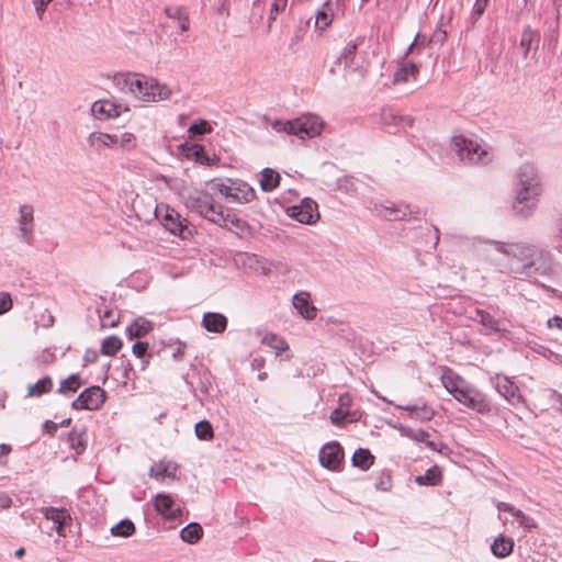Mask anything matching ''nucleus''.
<instances>
[{
	"label": "nucleus",
	"mask_w": 562,
	"mask_h": 562,
	"mask_svg": "<svg viewBox=\"0 0 562 562\" xmlns=\"http://www.w3.org/2000/svg\"><path fill=\"white\" fill-rule=\"evenodd\" d=\"M548 326L550 328H558V329H562V317L561 316H553L551 318L548 319Z\"/></svg>",
	"instance_id": "64"
},
{
	"label": "nucleus",
	"mask_w": 562,
	"mask_h": 562,
	"mask_svg": "<svg viewBox=\"0 0 562 562\" xmlns=\"http://www.w3.org/2000/svg\"><path fill=\"white\" fill-rule=\"evenodd\" d=\"M451 146L462 161L486 165L493 158V154L487 145L480 143L477 139L454 136Z\"/></svg>",
	"instance_id": "7"
},
{
	"label": "nucleus",
	"mask_w": 562,
	"mask_h": 562,
	"mask_svg": "<svg viewBox=\"0 0 562 562\" xmlns=\"http://www.w3.org/2000/svg\"><path fill=\"white\" fill-rule=\"evenodd\" d=\"M117 137L119 143L116 146H120L122 149H132L136 145V137L132 133L125 132Z\"/></svg>",
	"instance_id": "53"
},
{
	"label": "nucleus",
	"mask_w": 562,
	"mask_h": 562,
	"mask_svg": "<svg viewBox=\"0 0 562 562\" xmlns=\"http://www.w3.org/2000/svg\"><path fill=\"white\" fill-rule=\"evenodd\" d=\"M82 382L79 374L75 373L60 382L59 394L75 393L81 386Z\"/></svg>",
	"instance_id": "38"
},
{
	"label": "nucleus",
	"mask_w": 562,
	"mask_h": 562,
	"mask_svg": "<svg viewBox=\"0 0 562 562\" xmlns=\"http://www.w3.org/2000/svg\"><path fill=\"white\" fill-rule=\"evenodd\" d=\"M330 422L336 425V426H340L342 425L347 419L349 422H352L355 420L353 417H350V413L348 409H341V408H336L331 412L330 414Z\"/></svg>",
	"instance_id": "51"
},
{
	"label": "nucleus",
	"mask_w": 562,
	"mask_h": 562,
	"mask_svg": "<svg viewBox=\"0 0 562 562\" xmlns=\"http://www.w3.org/2000/svg\"><path fill=\"white\" fill-rule=\"evenodd\" d=\"M488 0H476L472 8L471 18L476 21L484 13Z\"/></svg>",
	"instance_id": "54"
},
{
	"label": "nucleus",
	"mask_w": 562,
	"mask_h": 562,
	"mask_svg": "<svg viewBox=\"0 0 562 562\" xmlns=\"http://www.w3.org/2000/svg\"><path fill=\"white\" fill-rule=\"evenodd\" d=\"M401 435L404 437H407L409 439H413L418 442L426 441V439L429 437V434L425 431L424 429H414L409 427L400 426L398 427Z\"/></svg>",
	"instance_id": "47"
},
{
	"label": "nucleus",
	"mask_w": 562,
	"mask_h": 562,
	"mask_svg": "<svg viewBox=\"0 0 562 562\" xmlns=\"http://www.w3.org/2000/svg\"><path fill=\"white\" fill-rule=\"evenodd\" d=\"M280 182V175L271 169V168H265L261 171V178L259 180V184L262 191L265 192H271L273 191Z\"/></svg>",
	"instance_id": "29"
},
{
	"label": "nucleus",
	"mask_w": 562,
	"mask_h": 562,
	"mask_svg": "<svg viewBox=\"0 0 562 562\" xmlns=\"http://www.w3.org/2000/svg\"><path fill=\"white\" fill-rule=\"evenodd\" d=\"M53 387V380L49 376H44L36 383L29 384L27 395L38 397L48 393Z\"/></svg>",
	"instance_id": "35"
},
{
	"label": "nucleus",
	"mask_w": 562,
	"mask_h": 562,
	"mask_svg": "<svg viewBox=\"0 0 562 562\" xmlns=\"http://www.w3.org/2000/svg\"><path fill=\"white\" fill-rule=\"evenodd\" d=\"M357 48L358 43L351 41L341 50L339 60L345 65V67H350L352 65Z\"/></svg>",
	"instance_id": "46"
},
{
	"label": "nucleus",
	"mask_w": 562,
	"mask_h": 562,
	"mask_svg": "<svg viewBox=\"0 0 562 562\" xmlns=\"http://www.w3.org/2000/svg\"><path fill=\"white\" fill-rule=\"evenodd\" d=\"M447 33L443 30H436L431 36V42L434 43H442L446 40Z\"/></svg>",
	"instance_id": "61"
},
{
	"label": "nucleus",
	"mask_w": 562,
	"mask_h": 562,
	"mask_svg": "<svg viewBox=\"0 0 562 562\" xmlns=\"http://www.w3.org/2000/svg\"><path fill=\"white\" fill-rule=\"evenodd\" d=\"M520 527L525 530H531L537 527L535 519L528 515H526L522 510L516 508L512 515Z\"/></svg>",
	"instance_id": "49"
},
{
	"label": "nucleus",
	"mask_w": 562,
	"mask_h": 562,
	"mask_svg": "<svg viewBox=\"0 0 562 562\" xmlns=\"http://www.w3.org/2000/svg\"><path fill=\"white\" fill-rule=\"evenodd\" d=\"M40 512L46 519L52 520L55 525H66L71 521V516L66 508L42 507Z\"/></svg>",
	"instance_id": "28"
},
{
	"label": "nucleus",
	"mask_w": 562,
	"mask_h": 562,
	"mask_svg": "<svg viewBox=\"0 0 562 562\" xmlns=\"http://www.w3.org/2000/svg\"><path fill=\"white\" fill-rule=\"evenodd\" d=\"M122 347V340L116 336H109L102 340L101 353L104 356H114Z\"/></svg>",
	"instance_id": "42"
},
{
	"label": "nucleus",
	"mask_w": 562,
	"mask_h": 562,
	"mask_svg": "<svg viewBox=\"0 0 562 562\" xmlns=\"http://www.w3.org/2000/svg\"><path fill=\"white\" fill-rule=\"evenodd\" d=\"M165 13L169 19L178 21L179 29L182 32H186L189 30L190 19H189V14L184 7H180V5L166 7Z\"/></svg>",
	"instance_id": "27"
},
{
	"label": "nucleus",
	"mask_w": 562,
	"mask_h": 562,
	"mask_svg": "<svg viewBox=\"0 0 562 562\" xmlns=\"http://www.w3.org/2000/svg\"><path fill=\"white\" fill-rule=\"evenodd\" d=\"M115 82L122 90L130 91L135 98L144 102L169 100L172 94L171 88L166 83L144 75L117 76Z\"/></svg>",
	"instance_id": "3"
},
{
	"label": "nucleus",
	"mask_w": 562,
	"mask_h": 562,
	"mask_svg": "<svg viewBox=\"0 0 562 562\" xmlns=\"http://www.w3.org/2000/svg\"><path fill=\"white\" fill-rule=\"evenodd\" d=\"M401 409L407 411L409 413V417L418 419L420 422H428L434 417L435 412L427 405H405L397 406Z\"/></svg>",
	"instance_id": "31"
},
{
	"label": "nucleus",
	"mask_w": 562,
	"mask_h": 562,
	"mask_svg": "<svg viewBox=\"0 0 562 562\" xmlns=\"http://www.w3.org/2000/svg\"><path fill=\"white\" fill-rule=\"evenodd\" d=\"M153 325L145 318L135 319L132 324L126 327V333L130 339L139 338L149 333Z\"/></svg>",
	"instance_id": "30"
},
{
	"label": "nucleus",
	"mask_w": 562,
	"mask_h": 562,
	"mask_svg": "<svg viewBox=\"0 0 562 562\" xmlns=\"http://www.w3.org/2000/svg\"><path fill=\"white\" fill-rule=\"evenodd\" d=\"M262 344L271 347L272 349L277 351H285L289 349L288 342L280 336L276 334H267L262 338Z\"/></svg>",
	"instance_id": "44"
},
{
	"label": "nucleus",
	"mask_w": 562,
	"mask_h": 562,
	"mask_svg": "<svg viewBox=\"0 0 562 562\" xmlns=\"http://www.w3.org/2000/svg\"><path fill=\"white\" fill-rule=\"evenodd\" d=\"M375 212L379 216H382L389 221H400L404 220L407 216V207L402 209L391 202L381 204L379 207L375 209Z\"/></svg>",
	"instance_id": "26"
},
{
	"label": "nucleus",
	"mask_w": 562,
	"mask_h": 562,
	"mask_svg": "<svg viewBox=\"0 0 562 562\" xmlns=\"http://www.w3.org/2000/svg\"><path fill=\"white\" fill-rule=\"evenodd\" d=\"M514 546L513 538L499 535L491 544V551L496 558L504 559L513 552Z\"/></svg>",
	"instance_id": "25"
},
{
	"label": "nucleus",
	"mask_w": 562,
	"mask_h": 562,
	"mask_svg": "<svg viewBox=\"0 0 562 562\" xmlns=\"http://www.w3.org/2000/svg\"><path fill=\"white\" fill-rule=\"evenodd\" d=\"M373 461L374 457L368 449L363 448L357 449L351 457L352 465L364 471L373 464Z\"/></svg>",
	"instance_id": "33"
},
{
	"label": "nucleus",
	"mask_w": 562,
	"mask_h": 562,
	"mask_svg": "<svg viewBox=\"0 0 562 562\" xmlns=\"http://www.w3.org/2000/svg\"><path fill=\"white\" fill-rule=\"evenodd\" d=\"M34 210L31 205H22L19 209V238L31 244L34 228Z\"/></svg>",
	"instance_id": "13"
},
{
	"label": "nucleus",
	"mask_w": 562,
	"mask_h": 562,
	"mask_svg": "<svg viewBox=\"0 0 562 562\" xmlns=\"http://www.w3.org/2000/svg\"><path fill=\"white\" fill-rule=\"evenodd\" d=\"M419 72V68L417 64L412 61H406L400 65L396 71L393 75V83H404L411 80H415Z\"/></svg>",
	"instance_id": "24"
},
{
	"label": "nucleus",
	"mask_w": 562,
	"mask_h": 562,
	"mask_svg": "<svg viewBox=\"0 0 562 562\" xmlns=\"http://www.w3.org/2000/svg\"><path fill=\"white\" fill-rule=\"evenodd\" d=\"M338 189L346 193H352L355 191L352 178L344 177L339 179Z\"/></svg>",
	"instance_id": "57"
},
{
	"label": "nucleus",
	"mask_w": 562,
	"mask_h": 562,
	"mask_svg": "<svg viewBox=\"0 0 562 562\" xmlns=\"http://www.w3.org/2000/svg\"><path fill=\"white\" fill-rule=\"evenodd\" d=\"M318 458L323 468L330 471H339L344 460V450L336 441L327 442L319 450Z\"/></svg>",
	"instance_id": "11"
},
{
	"label": "nucleus",
	"mask_w": 562,
	"mask_h": 562,
	"mask_svg": "<svg viewBox=\"0 0 562 562\" xmlns=\"http://www.w3.org/2000/svg\"><path fill=\"white\" fill-rule=\"evenodd\" d=\"M53 0H33V4L35 8V12L40 19L43 18V14L46 10V7L48 3H50Z\"/></svg>",
	"instance_id": "58"
},
{
	"label": "nucleus",
	"mask_w": 562,
	"mask_h": 562,
	"mask_svg": "<svg viewBox=\"0 0 562 562\" xmlns=\"http://www.w3.org/2000/svg\"><path fill=\"white\" fill-rule=\"evenodd\" d=\"M105 391L98 385H93L82 391L79 396L72 401L71 407L77 411H98L105 402Z\"/></svg>",
	"instance_id": "9"
},
{
	"label": "nucleus",
	"mask_w": 562,
	"mask_h": 562,
	"mask_svg": "<svg viewBox=\"0 0 562 562\" xmlns=\"http://www.w3.org/2000/svg\"><path fill=\"white\" fill-rule=\"evenodd\" d=\"M195 436L200 440H211L214 437V430L211 423L206 419L195 424Z\"/></svg>",
	"instance_id": "45"
},
{
	"label": "nucleus",
	"mask_w": 562,
	"mask_h": 562,
	"mask_svg": "<svg viewBox=\"0 0 562 562\" xmlns=\"http://www.w3.org/2000/svg\"><path fill=\"white\" fill-rule=\"evenodd\" d=\"M177 471V463L161 460L150 467L149 476L156 479L157 481H162L165 477L175 479Z\"/></svg>",
	"instance_id": "22"
},
{
	"label": "nucleus",
	"mask_w": 562,
	"mask_h": 562,
	"mask_svg": "<svg viewBox=\"0 0 562 562\" xmlns=\"http://www.w3.org/2000/svg\"><path fill=\"white\" fill-rule=\"evenodd\" d=\"M339 407L344 409L345 407H348L351 404V396L348 393H344L338 398Z\"/></svg>",
	"instance_id": "63"
},
{
	"label": "nucleus",
	"mask_w": 562,
	"mask_h": 562,
	"mask_svg": "<svg viewBox=\"0 0 562 562\" xmlns=\"http://www.w3.org/2000/svg\"><path fill=\"white\" fill-rule=\"evenodd\" d=\"M213 188L231 202L248 203L256 196L255 190L241 180L213 181Z\"/></svg>",
	"instance_id": "8"
},
{
	"label": "nucleus",
	"mask_w": 562,
	"mask_h": 562,
	"mask_svg": "<svg viewBox=\"0 0 562 562\" xmlns=\"http://www.w3.org/2000/svg\"><path fill=\"white\" fill-rule=\"evenodd\" d=\"M540 43V33L538 31L526 27L522 31L519 47L522 49L524 57L527 58L530 52L536 54Z\"/></svg>",
	"instance_id": "23"
},
{
	"label": "nucleus",
	"mask_w": 562,
	"mask_h": 562,
	"mask_svg": "<svg viewBox=\"0 0 562 562\" xmlns=\"http://www.w3.org/2000/svg\"><path fill=\"white\" fill-rule=\"evenodd\" d=\"M441 481V474L437 467L428 469L424 475H418L415 479V482L418 485H429L435 486L438 485Z\"/></svg>",
	"instance_id": "37"
},
{
	"label": "nucleus",
	"mask_w": 562,
	"mask_h": 562,
	"mask_svg": "<svg viewBox=\"0 0 562 562\" xmlns=\"http://www.w3.org/2000/svg\"><path fill=\"white\" fill-rule=\"evenodd\" d=\"M128 109L112 100H98L91 106L92 115L98 120H109L119 117Z\"/></svg>",
	"instance_id": "12"
},
{
	"label": "nucleus",
	"mask_w": 562,
	"mask_h": 562,
	"mask_svg": "<svg viewBox=\"0 0 562 562\" xmlns=\"http://www.w3.org/2000/svg\"><path fill=\"white\" fill-rule=\"evenodd\" d=\"M479 251L496 271L514 278L543 276L551 267L550 254L529 243L486 239Z\"/></svg>",
	"instance_id": "1"
},
{
	"label": "nucleus",
	"mask_w": 562,
	"mask_h": 562,
	"mask_svg": "<svg viewBox=\"0 0 562 562\" xmlns=\"http://www.w3.org/2000/svg\"><path fill=\"white\" fill-rule=\"evenodd\" d=\"M148 344L145 341H136L132 346V352L139 359H142L143 366L142 369H145L146 364L149 362L151 356L147 352Z\"/></svg>",
	"instance_id": "48"
},
{
	"label": "nucleus",
	"mask_w": 562,
	"mask_h": 562,
	"mask_svg": "<svg viewBox=\"0 0 562 562\" xmlns=\"http://www.w3.org/2000/svg\"><path fill=\"white\" fill-rule=\"evenodd\" d=\"M381 121L384 125L395 126L398 130L411 127L414 122L411 116L402 115L393 109H384L381 114Z\"/></svg>",
	"instance_id": "21"
},
{
	"label": "nucleus",
	"mask_w": 562,
	"mask_h": 562,
	"mask_svg": "<svg viewBox=\"0 0 562 562\" xmlns=\"http://www.w3.org/2000/svg\"><path fill=\"white\" fill-rule=\"evenodd\" d=\"M441 382L447 392L468 408L480 414L491 411V405L484 394L462 376L449 371L441 376Z\"/></svg>",
	"instance_id": "4"
},
{
	"label": "nucleus",
	"mask_w": 562,
	"mask_h": 562,
	"mask_svg": "<svg viewBox=\"0 0 562 562\" xmlns=\"http://www.w3.org/2000/svg\"><path fill=\"white\" fill-rule=\"evenodd\" d=\"M392 487L391 476L389 474H381L378 481L375 482V488L378 491L387 492Z\"/></svg>",
	"instance_id": "55"
},
{
	"label": "nucleus",
	"mask_w": 562,
	"mask_h": 562,
	"mask_svg": "<svg viewBox=\"0 0 562 562\" xmlns=\"http://www.w3.org/2000/svg\"><path fill=\"white\" fill-rule=\"evenodd\" d=\"M292 304L303 318L312 321L316 317L317 308L311 303L310 293L302 291L294 294Z\"/></svg>",
	"instance_id": "17"
},
{
	"label": "nucleus",
	"mask_w": 562,
	"mask_h": 562,
	"mask_svg": "<svg viewBox=\"0 0 562 562\" xmlns=\"http://www.w3.org/2000/svg\"><path fill=\"white\" fill-rule=\"evenodd\" d=\"M161 209H156V215L160 216ZM161 223L162 225L173 235H182L184 231V225L180 218L179 213H177L172 209H165V214L161 215Z\"/></svg>",
	"instance_id": "18"
},
{
	"label": "nucleus",
	"mask_w": 562,
	"mask_h": 562,
	"mask_svg": "<svg viewBox=\"0 0 562 562\" xmlns=\"http://www.w3.org/2000/svg\"><path fill=\"white\" fill-rule=\"evenodd\" d=\"M475 317L474 319L480 322L484 327L493 330L498 331L499 330V323L497 319H495L490 313L476 308L475 310Z\"/></svg>",
	"instance_id": "43"
},
{
	"label": "nucleus",
	"mask_w": 562,
	"mask_h": 562,
	"mask_svg": "<svg viewBox=\"0 0 562 562\" xmlns=\"http://www.w3.org/2000/svg\"><path fill=\"white\" fill-rule=\"evenodd\" d=\"M288 214L303 224H313L319 218L317 203L310 198L303 199L299 205L289 207Z\"/></svg>",
	"instance_id": "10"
},
{
	"label": "nucleus",
	"mask_w": 562,
	"mask_h": 562,
	"mask_svg": "<svg viewBox=\"0 0 562 562\" xmlns=\"http://www.w3.org/2000/svg\"><path fill=\"white\" fill-rule=\"evenodd\" d=\"M12 505V498L7 493H0V508L7 509Z\"/></svg>",
	"instance_id": "62"
},
{
	"label": "nucleus",
	"mask_w": 562,
	"mask_h": 562,
	"mask_svg": "<svg viewBox=\"0 0 562 562\" xmlns=\"http://www.w3.org/2000/svg\"><path fill=\"white\" fill-rule=\"evenodd\" d=\"M154 507L167 519H177L182 514L180 506H176L172 497L167 493H159L155 496Z\"/></svg>",
	"instance_id": "14"
},
{
	"label": "nucleus",
	"mask_w": 562,
	"mask_h": 562,
	"mask_svg": "<svg viewBox=\"0 0 562 562\" xmlns=\"http://www.w3.org/2000/svg\"><path fill=\"white\" fill-rule=\"evenodd\" d=\"M68 443L76 454H81L87 447V431L85 429L71 430L68 435Z\"/></svg>",
	"instance_id": "32"
},
{
	"label": "nucleus",
	"mask_w": 562,
	"mask_h": 562,
	"mask_svg": "<svg viewBox=\"0 0 562 562\" xmlns=\"http://www.w3.org/2000/svg\"><path fill=\"white\" fill-rule=\"evenodd\" d=\"M199 383L194 385L193 381L186 380L187 384L194 392V396L203 402V396L210 395V390L212 387V375L209 371L202 370L198 372Z\"/></svg>",
	"instance_id": "20"
},
{
	"label": "nucleus",
	"mask_w": 562,
	"mask_h": 562,
	"mask_svg": "<svg viewBox=\"0 0 562 562\" xmlns=\"http://www.w3.org/2000/svg\"><path fill=\"white\" fill-rule=\"evenodd\" d=\"M201 324L210 333L222 334L226 330L228 321L222 313L207 312L203 315Z\"/></svg>",
	"instance_id": "19"
},
{
	"label": "nucleus",
	"mask_w": 562,
	"mask_h": 562,
	"mask_svg": "<svg viewBox=\"0 0 562 562\" xmlns=\"http://www.w3.org/2000/svg\"><path fill=\"white\" fill-rule=\"evenodd\" d=\"M333 21V11L327 3L323 5L321 10L317 11L315 16V27L321 31L325 30L330 25Z\"/></svg>",
	"instance_id": "40"
},
{
	"label": "nucleus",
	"mask_w": 562,
	"mask_h": 562,
	"mask_svg": "<svg viewBox=\"0 0 562 562\" xmlns=\"http://www.w3.org/2000/svg\"><path fill=\"white\" fill-rule=\"evenodd\" d=\"M212 127L205 120H199L189 127V133L193 136L211 133Z\"/></svg>",
	"instance_id": "52"
},
{
	"label": "nucleus",
	"mask_w": 562,
	"mask_h": 562,
	"mask_svg": "<svg viewBox=\"0 0 562 562\" xmlns=\"http://www.w3.org/2000/svg\"><path fill=\"white\" fill-rule=\"evenodd\" d=\"M217 225L240 234H244L248 229L247 223L244 220L229 214H224V223Z\"/></svg>",
	"instance_id": "41"
},
{
	"label": "nucleus",
	"mask_w": 562,
	"mask_h": 562,
	"mask_svg": "<svg viewBox=\"0 0 562 562\" xmlns=\"http://www.w3.org/2000/svg\"><path fill=\"white\" fill-rule=\"evenodd\" d=\"M267 123L277 133L295 135L301 139L313 138L321 134L324 122L315 114H303L294 120H270L266 117Z\"/></svg>",
	"instance_id": "5"
},
{
	"label": "nucleus",
	"mask_w": 562,
	"mask_h": 562,
	"mask_svg": "<svg viewBox=\"0 0 562 562\" xmlns=\"http://www.w3.org/2000/svg\"><path fill=\"white\" fill-rule=\"evenodd\" d=\"M88 146L97 153H102L106 148H113L119 143L117 135L102 132H92L87 137Z\"/></svg>",
	"instance_id": "16"
},
{
	"label": "nucleus",
	"mask_w": 562,
	"mask_h": 562,
	"mask_svg": "<svg viewBox=\"0 0 562 562\" xmlns=\"http://www.w3.org/2000/svg\"><path fill=\"white\" fill-rule=\"evenodd\" d=\"M183 203L188 210L214 223H224V209L215 203L211 193L204 190H191L182 194Z\"/></svg>",
	"instance_id": "6"
},
{
	"label": "nucleus",
	"mask_w": 562,
	"mask_h": 562,
	"mask_svg": "<svg viewBox=\"0 0 562 562\" xmlns=\"http://www.w3.org/2000/svg\"><path fill=\"white\" fill-rule=\"evenodd\" d=\"M135 532V525L130 519H123L111 528V533L114 537L127 538Z\"/></svg>",
	"instance_id": "39"
},
{
	"label": "nucleus",
	"mask_w": 562,
	"mask_h": 562,
	"mask_svg": "<svg viewBox=\"0 0 562 562\" xmlns=\"http://www.w3.org/2000/svg\"><path fill=\"white\" fill-rule=\"evenodd\" d=\"M98 314H99V317H100V321H101V325L103 327H113L116 325L117 321H119V317L110 310H108L106 307H99L98 308Z\"/></svg>",
	"instance_id": "50"
},
{
	"label": "nucleus",
	"mask_w": 562,
	"mask_h": 562,
	"mask_svg": "<svg viewBox=\"0 0 562 562\" xmlns=\"http://www.w3.org/2000/svg\"><path fill=\"white\" fill-rule=\"evenodd\" d=\"M495 389L505 400L508 401L509 404L514 406L522 402L518 386L507 376H496Z\"/></svg>",
	"instance_id": "15"
},
{
	"label": "nucleus",
	"mask_w": 562,
	"mask_h": 562,
	"mask_svg": "<svg viewBox=\"0 0 562 562\" xmlns=\"http://www.w3.org/2000/svg\"><path fill=\"white\" fill-rule=\"evenodd\" d=\"M552 5L557 24H559V21L562 16V0H552Z\"/></svg>",
	"instance_id": "60"
},
{
	"label": "nucleus",
	"mask_w": 562,
	"mask_h": 562,
	"mask_svg": "<svg viewBox=\"0 0 562 562\" xmlns=\"http://www.w3.org/2000/svg\"><path fill=\"white\" fill-rule=\"evenodd\" d=\"M12 308L11 295L7 292H0V315L5 314Z\"/></svg>",
	"instance_id": "56"
},
{
	"label": "nucleus",
	"mask_w": 562,
	"mask_h": 562,
	"mask_svg": "<svg viewBox=\"0 0 562 562\" xmlns=\"http://www.w3.org/2000/svg\"><path fill=\"white\" fill-rule=\"evenodd\" d=\"M514 210L522 215H529L536 207L542 193V183L537 168L530 164H522L514 182Z\"/></svg>",
	"instance_id": "2"
},
{
	"label": "nucleus",
	"mask_w": 562,
	"mask_h": 562,
	"mask_svg": "<svg viewBox=\"0 0 562 562\" xmlns=\"http://www.w3.org/2000/svg\"><path fill=\"white\" fill-rule=\"evenodd\" d=\"M98 359V352L94 349H87L83 356L85 363H93Z\"/></svg>",
	"instance_id": "59"
},
{
	"label": "nucleus",
	"mask_w": 562,
	"mask_h": 562,
	"mask_svg": "<svg viewBox=\"0 0 562 562\" xmlns=\"http://www.w3.org/2000/svg\"><path fill=\"white\" fill-rule=\"evenodd\" d=\"M203 536V529L198 522H190L180 530V538L188 543H196Z\"/></svg>",
	"instance_id": "34"
},
{
	"label": "nucleus",
	"mask_w": 562,
	"mask_h": 562,
	"mask_svg": "<svg viewBox=\"0 0 562 562\" xmlns=\"http://www.w3.org/2000/svg\"><path fill=\"white\" fill-rule=\"evenodd\" d=\"M310 21H301L294 29L293 34L289 42V49L291 52H296L301 42L304 38V35L308 29Z\"/></svg>",
	"instance_id": "36"
}]
</instances>
